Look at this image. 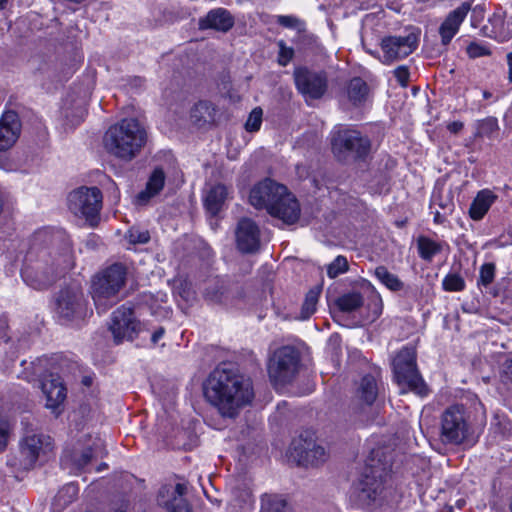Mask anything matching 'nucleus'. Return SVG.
I'll list each match as a JSON object with an SVG mask.
<instances>
[{"mask_svg":"<svg viewBox=\"0 0 512 512\" xmlns=\"http://www.w3.org/2000/svg\"><path fill=\"white\" fill-rule=\"evenodd\" d=\"M502 376L512 382V359H507L502 366Z\"/></svg>","mask_w":512,"mask_h":512,"instance_id":"52","label":"nucleus"},{"mask_svg":"<svg viewBox=\"0 0 512 512\" xmlns=\"http://www.w3.org/2000/svg\"><path fill=\"white\" fill-rule=\"evenodd\" d=\"M68 206L73 214L83 216L91 226H96L102 208V193L97 187H80L69 194Z\"/></svg>","mask_w":512,"mask_h":512,"instance_id":"10","label":"nucleus"},{"mask_svg":"<svg viewBox=\"0 0 512 512\" xmlns=\"http://www.w3.org/2000/svg\"><path fill=\"white\" fill-rule=\"evenodd\" d=\"M495 277V265L493 263H485L480 268V275L478 285L487 287L490 285Z\"/></svg>","mask_w":512,"mask_h":512,"instance_id":"45","label":"nucleus"},{"mask_svg":"<svg viewBox=\"0 0 512 512\" xmlns=\"http://www.w3.org/2000/svg\"><path fill=\"white\" fill-rule=\"evenodd\" d=\"M418 45V37L414 33L405 36H388L382 39L383 62L391 63L409 56Z\"/></svg>","mask_w":512,"mask_h":512,"instance_id":"15","label":"nucleus"},{"mask_svg":"<svg viewBox=\"0 0 512 512\" xmlns=\"http://www.w3.org/2000/svg\"><path fill=\"white\" fill-rule=\"evenodd\" d=\"M468 416L462 405L446 408L440 417V439L444 444L459 445L469 435Z\"/></svg>","mask_w":512,"mask_h":512,"instance_id":"9","label":"nucleus"},{"mask_svg":"<svg viewBox=\"0 0 512 512\" xmlns=\"http://www.w3.org/2000/svg\"><path fill=\"white\" fill-rule=\"evenodd\" d=\"M331 147L339 161L347 162L365 159L370 152L371 142L358 130L345 128L332 133Z\"/></svg>","mask_w":512,"mask_h":512,"instance_id":"7","label":"nucleus"},{"mask_svg":"<svg viewBox=\"0 0 512 512\" xmlns=\"http://www.w3.org/2000/svg\"><path fill=\"white\" fill-rule=\"evenodd\" d=\"M262 512H292L286 499L279 495L265 494L261 498Z\"/></svg>","mask_w":512,"mask_h":512,"instance_id":"35","label":"nucleus"},{"mask_svg":"<svg viewBox=\"0 0 512 512\" xmlns=\"http://www.w3.org/2000/svg\"><path fill=\"white\" fill-rule=\"evenodd\" d=\"M91 382H92V380H91V378H90V377H84V378H83V380H82V383H83L84 385H86V386L91 385Z\"/></svg>","mask_w":512,"mask_h":512,"instance_id":"62","label":"nucleus"},{"mask_svg":"<svg viewBox=\"0 0 512 512\" xmlns=\"http://www.w3.org/2000/svg\"><path fill=\"white\" fill-rule=\"evenodd\" d=\"M21 122L15 111H5L0 118V152L10 149L21 133Z\"/></svg>","mask_w":512,"mask_h":512,"instance_id":"19","label":"nucleus"},{"mask_svg":"<svg viewBox=\"0 0 512 512\" xmlns=\"http://www.w3.org/2000/svg\"><path fill=\"white\" fill-rule=\"evenodd\" d=\"M40 139H41V142L44 144L47 140V132L45 129H42V131L40 132Z\"/></svg>","mask_w":512,"mask_h":512,"instance_id":"59","label":"nucleus"},{"mask_svg":"<svg viewBox=\"0 0 512 512\" xmlns=\"http://www.w3.org/2000/svg\"><path fill=\"white\" fill-rule=\"evenodd\" d=\"M126 279L127 268L121 263H114L93 277L91 295L99 313L106 312L118 301Z\"/></svg>","mask_w":512,"mask_h":512,"instance_id":"5","label":"nucleus"},{"mask_svg":"<svg viewBox=\"0 0 512 512\" xmlns=\"http://www.w3.org/2000/svg\"><path fill=\"white\" fill-rule=\"evenodd\" d=\"M444 217L440 214V212L436 211L434 213V222L437 224H442L444 222Z\"/></svg>","mask_w":512,"mask_h":512,"instance_id":"56","label":"nucleus"},{"mask_svg":"<svg viewBox=\"0 0 512 512\" xmlns=\"http://www.w3.org/2000/svg\"><path fill=\"white\" fill-rule=\"evenodd\" d=\"M472 16H479L480 18H483V9L479 6H476L472 11Z\"/></svg>","mask_w":512,"mask_h":512,"instance_id":"57","label":"nucleus"},{"mask_svg":"<svg viewBox=\"0 0 512 512\" xmlns=\"http://www.w3.org/2000/svg\"><path fill=\"white\" fill-rule=\"evenodd\" d=\"M496 200V195L490 190L480 191L471 203L469 214L473 220H481Z\"/></svg>","mask_w":512,"mask_h":512,"instance_id":"29","label":"nucleus"},{"mask_svg":"<svg viewBox=\"0 0 512 512\" xmlns=\"http://www.w3.org/2000/svg\"><path fill=\"white\" fill-rule=\"evenodd\" d=\"M54 457V445L49 435H34V462L39 460L40 463L48 462Z\"/></svg>","mask_w":512,"mask_h":512,"instance_id":"30","label":"nucleus"},{"mask_svg":"<svg viewBox=\"0 0 512 512\" xmlns=\"http://www.w3.org/2000/svg\"><path fill=\"white\" fill-rule=\"evenodd\" d=\"M56 312L59 317L68 321L84 320L88 314H92L79 284H70L59 291L56 298Z\"/></svg>","mask_w":512,"mask_h":512,"instance_id":"11","label":"nucleus"},{"mask_svg":"<svg viewBox=\"0 0 512 512\" xmlns=\"http://www.w3.org/2000/svg\"><path fill=\"white\" fill-rule=\"evenodd\" d=\"M5 328H6L5 323L1 322L0 323V339H5L6 340Z\"/></svg>","mask_w":512,"mask_h":512,"instance_id":"58","label":"nucleus"},{"mask_svg":"<svg viewBox=\"0 0 512 512\" xmlns=\"http://www.w3.org/2000/svg\"><path fill=\"white\" fill-rule=\"evenodd\" d=\"M465 503L466 502H465L464 499H460V500L457 501L456 504H457L458 508H462L465 505Z\"/></svg>","mask_w":512,"mask_h":512,"instance_id":"64","label":"nucleus"},{"mask_svg":"<svg viewBox=\"0 0 512 512\" xmlns=\"http://www.w3.org/2000/svg\"><path fill=\"white\" fill-rule=\"evenodd\" d=\"M229 188L221 183L209 185L203 191V205L210 216H217L229 197Z\"/></svg>","mask_w":512,"mask_h":512,"instance_id":"21","label":"nucleus"},{"mask_svg":"<svg viewBox=\"0 0 512 512\" xmlns=\"http://www.w3.org/2000/svg\"><path fill=\"white\" fill-rule=\"evenodd\" d=\"M11 432L12 425L9 419L0 414V453L4 452L7 448Z\"/></svg>","mask_w":512,"mask_h":512,"instance_id":"42","label":"nucleus"},{"mask_svg":"<svg viewBox=\"0 0 512 512\" xmlns=\"http://www.w3.org/2000/svg\"><path fill=\"white\" fill-rule=\"evenodd\" d=\"M108 468V465L106 463H101L97 468L96 471L100 472Z\"/></svg>","mask_w":512,"mask_h":512,"instance_id":"61","label":"nucleus"},{"mask_svg":"<svg viewBox=\"0 0 512 512\" xmlns=\"http://www.w3.org/2000/svg\"><path fill=\"white\" fill-rule=\"evenodd\" d=\"M376 278L391 291H400L404 284L397 275L388 271L385 266H378L374 271Z\"/></svg>","mask_w":512,"mask_h":512,"instance_id":"37","label":"nucleus"},{"mask_svg":"<svg viewBox=\"0 0 512 512\" xmlns=\"http://www.w3.org/2000/svg\"><path fill=\"white\" fill-rule=\"evenodd\" d=\"M279 46V54H278V63L281 66H286L294 56V50L291 47L286 46L283 40L278 42Z\"/></svg>","mask_w":512,"mask_h":512,"instance_id":"49","label":"nucleus"},{"mask_svg":"<svg viewBox=\"0 0 512 512\" xmlns=\"http://www.w3.org/2000/svg\"><path fill=\"white\" fill-rule=\"evenodd\" d=\"M204 396L223 417L234 418L254 398L252 381L232 364L217 366L204 384Z\"/></svg>","mask_w":512,"mask_h":512,"instance_id":"1","label":"nucleus"},{"mask_svg":"<svg viewBox=\"0 0 512 512\" xmlns=\"http://www.w3.org/2000/svg\"><path fill=\"white\" fill-rule=\"evenodd\" d=\"M62 114L66 126L73 128L79 125L86 115L85 100L77 99L74 101L67 98L62 108Z\"/></svg>","mask_w":512,"mask_h":512,"instance_id":"27","label":"nucleus"},{"mask_svg":"<svg viewBox=\"0 0 512 512\" xmlns=\"http://www.w3.org/2000/svg\"><path fill=\"white\" fill-rule=\"evenodd\" d=\"M336 305L342 312H353L363 305V296L359 292H350L340 296Z\"/></svg>","mask_w":512,"mask_h":512,"instance_id":"38","label":"nucleus"},{"mask_svg":"<svg viewBox=\"0 0 512 512\" xmlns=\"http://www.w3.org/2000/svg\"><path fill=\"white\" fill-rule=\"evenodd\" d=\"M165 173L162 168H155L150 175L145 190L137 195V202L146 204L152 197L157 195L164 187Z\"/></svg>","mask_w":512,"mask_h":512,"instance_id":"28","label":"nucleus"},{"mask_svg":"<svg viewBox=\"0 0 512 512\" xmlns=\"http://www.w3.org/2000/svg\"><path fill=\"white\" fill-rule=\"evenodd\" d=\"M41 389L46 397V407L56 410L66 398V389L58 376L51 374L41 382Z\"/></svg>","mask_w":512,"mask_h":512,"instance_id":"23","label":"nucleus"},{"mask_svg":"<svg viewBox=\"0 0 512 512\" xmlns=\"http://www.w3.org/2000/svg\"><path fill=\"white\" fill-rule=\"evenodd\" d=\"M466 51H467L468 56L473 59L491 55V51L489 50V48L487 46L477 43V42H471L467 46Z\"/></svg>","mask_w":512,"mask_h":512,"instance_id":"48","label":"nucleus"},{"mask_svg":"<svg viewBox=\"0 0 512 512\" xmlns=\"http://www.w3.org/2000/svg\"><path fill=\"white\" fill-rule=\"evenodd\" d=\"M262 123V110L260 108H255L250 113L246 123L245 128L249 132H255L260 129Z\"/></svg>","mask_w":512,"mask_h":512,"instance_id":"46","label":"nucleus"},{"mask_svg":"<svg viewBox=\"0 0 512 512\" xmlns=\"http://www.w3.org/2000/svg\"><path fill=\"white\" fill-rule=\"evenodd\" d=\"M417 248L419 256L425 261H431L436 254L442 251V245L440 243L425 236L418 237Z\"/></svg>","mask_w":512,"mask_h":512,"instance_id":"36","label":"nucleus"},{"mask_svg":"<svg viewBox=\"0 0 512 512\" xmlns=\"http://www.w3.org/2000/svg\"><path fill=\"white\" fill-rule=\"evenodd\" d=\"M392 367L398 385L406 386L421 397L428 395L429 389L417 369L414 347H403L394 357Z\"/></svg>","mask_w":512,"mask_h":512,"instance_id":"6","label":"nucleus"},{"mask_svg":"<svg viewBox=\"0 0 512 512\" xmlns=\"http://www.w3.org/2000/svg\"><path fill=\"white\" fill-rule=\"evenodd\" d=\"M109 329L117 344L123 340H133L141 331L140 322L135 318L131 307L121 306L112 313Z\"/></svg>","mask_w":512,"mask_h":512,"instance_id":"12","label":"nucleus"},{"mask_svg":"<svg viewBox=\"0 0 512 512\" xmlns=\"http://www.w3.org/2000/svg\"><path fill=\"white\" fill-rule=\"evenodd\" d=\"M249 200L257 209H266L270 215L285 224H294L300 216L297 199L284 185L271 179L256 184L250 191Z\"/></svg>","mask_w":512,"mask_h":512,"instance_id":"2","label":"nucleus"},{"mask_svg":"<svg viewBox=\"0 0 512 512\" xmlns=\"http://www.w3.org/2000/svg\"><path fill=\"white\" fill-rule=\"evenodd\" d=\"M127 504L122 503L114 512H126Z\"/></svg>","mask_w":512,"mask_h":512,"instance_id":"60","label":"nucleus"},{"mask_svg":"<svg viewBox=\"0 0 512 512\" xmlns=\"http://www.w3.org/2000/svg\"><path fill=\"white\" fill-rule=\"evenodd\" d=\"M348 262L344 256H337L327 267V274L330 278H336L338 275L346 272Z\"/></svg>","mask_w":512,"mask_h":512,"instance_id":"43","label":"nucleus"},{"mask_svg":"<svg viewBox=\"0 0 512 512\" xmlns=\"http://www.w3.org/2000/svg\"><path fill=\"white\" fill-rule=\"evenodd\" d=\"M147 142V132L135 118H125L112 125L105 133L104 146L115 157L130 161Z\"/></svg>","mask_w":512,"mask_h":512,"instance_id":"3","label":"nucleus"},{"mask_svg":"<svg viewBox=\"0 0 512 512\" xmlns=\"http://www.w3.org/2000/svg\"><path fill=\"white\" fill-rule=\"evenodd\" d=\"M391 456L382 448L372 449L361 477L355 485V493L362 506L374 503L383 490L391 471Z\"/></svg>","mask_w":512,"mask_h":512,"instance_id":"4","label":"nucleus"},{"mask_svg":"<svg viewBox=\"0 0 512 512\" xmlns=\"http://www.w3.org/2000/svg\"><path fill=\"white\" fill-rule=\"evenodd\" d=\"M215 107L208 101H199L191 109V120L201 127L215 121Z\"/></svg>","mask_w":512,"mask_h":512,"instance_id":"31","label":"nucleus"},{"mask_svg":"<svg viewBox=\"0 0 512 512\" xmlns=\"http://www.w3.org/2000/svg\"><path fill=\"white\" fill-rule=\"evenodd\" d=\"M320 293L321 288L319 287H314L307 292L301 307L299 319L306 320L315 313Z\"/></svg>","mask_w":512,"mask_h":512,"instance_id":"39","label":"nucleus"},{"mask_svg":"<svg viewBox=\"0 0 512 512\" xmlns=\"http://www.w3.org/2000/svg\"><path fill=\"white\" fill-rule=\"evenodd\" d=\"M236 245L240 252L252 254L260 248V230L257 224L248 218H242L235 229Z\"/></svg>","mask_w":512,"mask_h":512,"instance_id":"16","label":"nucleus"},{"mask_svg":"<svg viewBox=\"0 0 512 512\" xmlns=\"http://www.w3.org/2000/svg\"><path fill=\"white\" fill-rule=\"evenodd\" d=\"M126 238L132 244H145L150 240V234L148 230L131 227L127 232Z\"/></svg>","mask_w":512,"mask_h":512,"instance_id":"44","label":"nucleus"},{"mask_svg":"<svg viewBox=\"0 0 512 512\" xmlns=\"http://www.w3.org/2000/svg\"><path fill=\"white\" fill-rule=\"evenodd\" d=\"M447 129L453 133L457 134L463 129V123L460 121H454L448 124Z\"/></svg>","mask_w":512,"mask_h":512,"instance_id":"53","label":"nucleus"},{"mask_svg":"<svg viewBox=\"0 0 512 512\" xmlns=\"http://www.w3.org/2000/svg\"><path fill=\"white\" fill-rule=\"evenodd\" d=\"M165 333V330L163 327H159L158 329H156L153 334L151 335V341L153 344H157L158 341L163 337Z\"/></svg>","mask_w":512,"mask_h":512,"instance_id":"54","label":"nucleus"},{"mask_svg":"<svg viewBox=\"0 0 512 512\" xmlns=\"http://www.w3.org/2000/svg\"><path fill=\"white\" fill-rule=\"evenodd\" d=\"M470 10L471 4L469 2H463L447 15L439 27V34L443 45H448L451 42Z\"/></svg>","mask_w":512,"mask_h":512,"instance_id":"20","label":"nucleus"},{"mask_svg":"<svg viewBox=\"0 0 512 512\" xmlns=\"http://www.w3.org/2000/svg\"><path fill=\"white\" fill-rule=\"evenodd\" d=\"M294 80L298 91L311 99L321 98L328 87L327 74L324 71H313L306 67L295 69Z\"/></svg>","mask_w":512,"mask_h":512,"instance_id":"13","label":"nucleus"},{"mask_svg":"<svg viewBox=\"0 0 512 512\" xmlns=\"http://www.w3.org/2000/svg\"><path fill=\"white\" fill-rule=\"evenodd\" d=\"M442 285L446 291L458 292L465 288V281L459 274L451 273L445 276Z\"/></svg>","mask_w":512,"mask_h":512,"instance_id":"41","label":"nucleus"},{"mask_svg":"<svg viewBox=\"0 0 512 512\" xmlns=\"http://www.w3.org/2000/svg\"><path fill=\"white\" fill-rule=\"evenodd\" d=\"M79 488L74 483L63 486L55 495L52 502L53 512H61L68 505L74 502L78 496Z\"/></svg>","mask_w":512,"mask_h":512,"instance_id":"32","label":"nucleus"},{"mask_svg":"<svg viewBox=\"0 0 512 512\" xmlns=\"http://www.w3.org/2000/svg\"><path fill=\"white\" fill-rule=\"evenodd\" d=\"M357 395L366 405L373 404L378 395L377 382L374 376L368 374L362 377Z\"/></svg>","mask_w":512,"mask_h":512,"instance_id":"33","label":"nucleus"},{"mask_svg":"<svg viewBox=\"0 0 512 512\" xmlns=\"http://www.w3.org/2000/svg\"><path fill=\"white\" fill-rule=\"evenodd\" d=\"M187 487L185 484L165 485L158 493V503L166 512H191V507L184 498Z\"/></svg>","mask_w":512,"mask_h":512,"instance_id":"18","label":"nucleus"},{"mask_svg":"<svg viewBox=\"0 0 512 512\" xmlns=\"http://www.w3.org/2000/svg\"><path fill=\"white\" fill-rule=\"evenodd\" d=\"M493 26L494 37L500 41L505 42L512 38V17L494 16L491 20Z\"/></svg>","mask_w":512,"mask_h":512,"instance_id":"34","label":"nucleus"},{"mask_svg":"<svg viewBox=\"0 0 512 512\" xmlns=\"http://www.w3.org/2000/svg\"><path fill=\"white\" fill-rule=\"evenodd\" d=\"M409 75V69L406 66H399L394 70V76L402 86L407 85L409 81Z\"/></svg>","mask_w":512,"mask_h":512,"instance_id":"50","label":"nucleus"},{"mask_svg":"<svg viewBox=\"0 0 512 512\" xmlns=\"http://www.w3.org/2000/svg\"><path fill=\"white\" fill-rule=\"evenodd\" d=\"M491 97H492V93L491 92H489L487 90L483 91V98L484 99H489Z\"/></svg>","mask_w":512,"mask_h":512,"instance_id":"63","label":"nucleus"},{"mask_svg":"<svg viewBox=\"0 0 512 512\" xmlns=\"http://www.w3.org/2000/svg\"><path fill=\"white\" fill-rule=\"evenodd\" d=\"M291 456L301 465L317 466L327 459L324 447L318 445L313 439L300 436L290 445Z\"/></svg>","mask_w":512,"mask_h":512,"instance_id":"14","label":"nucleus"},{"mask_svg":"<svg viewBox=\"0 0 512 512\" xmlns=\"http://www.w3.org/2000/svg\"><path fill=\"white\" fill-rule=\"evenodd\" d=\"M7 465L27 472L32 468V437L28 433L20 440L18 452L8 458Z\"/></svg>","mask_w":512,"mask_h":512,"instance_id":"25","label":"nucleus"},{"mask_svg":"<svg viewBox=\"0 0 512 512\" xmlns=\"http://www.w3.org/2000/svg\"><path fill=\"white\" fill-rule=\"evenodd\" d=\"M50 277L44 282V285L51 284L59 273L70 270L74 266V256L72 246L69 242H65L61 250L55 254L51 263Z\"/></svg>","mask_w":512,"mask_h":512,"instance_id":"24","label":"nucleus"},{"mask_svg":"<svg viewBox=\"0 0 512 512\" xmlns=\"http://www.w3.org/2000/svg\"><path fill=\"white\" fill-rule=\"evenodd\" d=\"M506 60L508 65V81L512 83V52L507 53Z\"/></svg>","mask_w":512,"mask_h":512,"instance_id":"55","label":"nucleus"},{"mask_svg":"<svg viewBox=\"0 0 512 512\" xmlns=\"http://www.w3.org/2000/svg\"><path fill=\"white\" fill-rule=\"evenodd\" d=\"M204 296L207 300L216 303L224 302V292L220 290L218 282L215 281L205 289Z\"/></svg>","mask_w":512,"mask_h":512,"instance_id":"47","label":"nucleus"},{"mask_svg":"<svg viewBox=\"0 0 512 512\" xmlns=\"http://www.w3.org/2000/svg\"><path fill=\"white\" fill-rule=\"evenodd\" d=\"M234 17L224 8L212 9L204 18L199 20V28L228 32L234 26Z\"/></svg>","mask_w":512,"mask_h":512,"instance_id":"22","label":"nucleus"},{"mask_svg":"<svg viewBox=\"0 0 512 512\" xmlns=\"http://www.w3.org/2000/svg\"><path fill=\"white\" fill-rule=\"evenodd\" d=\"M277 23L283 27L295 28L298 24V19L294 16L281 15L278 16Z\"/></svg>","mask_w":512,"mask_h":512,"instance_id":"51","label":"nucleus"},{"mask_svg":"<svg viewBox=\"0 0 512 512\" xmlns=\"http://www.w3.org/2000/svg\"><path fill=\"white\" fill-rule=\"evenodd\" d=\"M369 94L368 84L360 77L352 78L346 86L347 99L354 107L364 105L369 98Z\"/></svg>","mask_w":512,"mask_h":512,"instance_id":"26","label":"nucleus"},{"mask_svg":"<svg viewBox=\"0 0 512 512\" xmlns=\"http://www.w3.org/2000/svg\"><path fill=\"white\" fill-rule=\"evenodd\" d=\"M498 122L494 117L481 120L477 126V135L480 137H492L498 131Z\"/></svg>","mask_w":512,"mask_h":512,"instance_id":"40","label":"nucleus"},{"mask_svg":"<svg viewBox=\"0 0 512 512\" xmlns=\"http://www.w3.org/2000/svg\"><path fill=\"white\" fill-rule=\"evenodd\" d=\"M299 363L300 354L294 347L283 346L275 350L267 366L271 382L275 386L292 382L298 373Z\"/></svg>","mask_w":512,"mask_h":512,"instance_id":"8","label":"nucleus"},{"mask_svg":"<svg viewBox=\"0 0 512 512\" xmlns=\"http://www.w3.org/2000/svg\"><path fill=\"white\" fill-rule=\"evenodd\" d=\"M107 454L103 442L98 439L91 446L82 451L65 453L62 457V464L71 469L74 473H79L95 458L103 457Z\"/></svg>","mask_w":512,"mask_h":512,"instance_id":"17","label":"nucleus"}]
</instances>
